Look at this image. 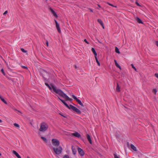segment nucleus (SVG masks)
<instances>
[{
	"instance_id": "obj_19",
	"label": "nucleus",
	"mask_w": 158,
	"mask_h": 158,
	"mask_svg": "<svg viewBox=\"0 0 158 158\" xmlns=\"http://www.w3.org/2000/svg\"><path fill=\"white\" fill-rule=\"evenodd\" d=\"M131 147L132 149L135 151H137L136 147L133 144H131Z\"/></svg>"
},
{
	"instance_id": "obj_32",
	"label": "nucleus",
	"mask_w": 158,
	"mask_h": 158,
	"mask_svg": "<svg viewBox=\"0 0 158 158\" xmlns=\"http://www.w3.org/2000/svg\"><path fill=\"white\" fill-rule=\"evenodd\" d=\"M1 72H2V73H3V74L4 75H5V73L4 72V70L3 69H2L1 70Z\"/></svg>"
},
{
	"instance_id": "obj_44",
	"label": "nucleus",
	"mask_w": 158,
	"mask_h": 158,
	"mask_svg": "<svg viewBox=\"0 0 158 158\" xmlns=\"http://www.w3.org/2000/svg\"><path fill=\"white\" fill-rule=\"evenodd\" d=\"M98 7H99V8H101V6H100L99 4H98Z\"/></svg>"
},
{
	"instance_id": "obj_26",
	"label": "nucleus",
	"mask_w": 158,
	"mask_h": 158,
	"mask_svg": "<svg viewBox=\"0 0 158 158\" xmlns=\"http://www.w3.org/2000/svg\"><path fill=\"white\" fill-rule=\"evenodd\" d=\"M72 150L73 154L74 155H75L76 154V151L75 149L73 148V146L72 147Z\"/></svg>"
},
{
	"instance_id": "obj_9",
	"label": "nucleus",
	"mask_w": 158,
	"mask_h": 158,
	"mask_svg": "<svg viewBox=\"0 0 158 158\" xmlns=\"http://www.w3.org/2000/svg\"><path fill=\"white\" fill-rule=\"evenodd\" d=\"M71 136L77 137L79 138H81V135L77 132H75V133H72Z\"/></svg>"
},
{
	"instance_id": "obj_14",
	"label": "nucleus",
	"mask_w": 158,
	"mask_h": 158,
	"mask_svg": "<svg viewBox=\"0 0 158 158\" xmlns=\"http://www.w3.org/2000/svg\"><path fill=\"white\" fill-rule=\"evenodd\" d=\"M13 153L18 158H21L19 154L15 151H13Z\"/></svg>"
},
{
	"instance_id": "obj_40",
	"label": "nucleus",
	"mask_w": 158,
	"mask_h": 158,
	"mask_svg": "<svg viewBox=\"0 0 158 158\" xmlns=\"http://www.w3.org/2000/svg\"><path fill=\"white\" fill-rule=\"evenodd\" d=\"M136 4H137V5H138V6H140L139 4V3L137 2H136Z\"/></svg>"
},
{
	"instance_id": "obj_37",
	"label": "nucleus",
	"mask_w": 158,
	"mask_h": 158,
	"mask_svg": "<svg viewBox=\"0 0 158 158\" xmlns=\"http://www.w3.org/2000/svg\"><path fill=\"white\" fill-rule=\"evenodd\" d=\"M8 12V11H7V10H6V11L3 13V15H6L7 14Z\"/></svg>"
},
{
	"instance_id": "obj_42",
	"label": "nucleus",
	"mask_w": 158,
	"mask_h": 158,
	"mask_svg": "<svg viewBox=\"0 0 158 158\" xmlns=\"http://www.w3.org/2000/svg\"><path fill=\"white\" fill-rule=\"evenodd\" d=\"M3 61L5 62L6 63V64L8 65V64H7V63H6V61L4 59H3Z\"/></svg>"
},
{
	"instance_id": "obj_11",
	"label": "nucleus",
	"mask_w": 158,
	"mask_h": 158,
	"mask_svg": "<svg viewBox=\"0 0 158 158\" xmlns=\"http://www.w3.org/2000/svg\"><path fill=\"white\" fill-rule=\"evenodd\" d=\"M58 98L67 107L70 109V105L69 106L64 101L61 99L60 98L58 97Z\"/></svg>"
},
{
	"instance_id": "obj_8",
	"label": "nucleus",
	"mask_w": 158,
	"mask_h": 158,
	"mask_svg": "<svg viewBox=\"0 0 158 158\" xmlns=\"http://www.w3.org/2000/svg\"><path fill=\"white\" fill-rule=\"evenodd\" d=\"M77 151L78 153L81 155V156H84L85 152L82 149L79 147H78Z\"/></svg>"
},
{
	"instance_id": "obj_4",
	"label": "nucleus",
	"mask_w": 158,
	"mask_h": 158,
	"mask_svg": "<svg viewBox=\"0 0 158 158\" xmlns=\"http://www.w3.org/2000/svg\"><path fill=\"white\" fill-rule=\"evenodd\" d=\"M52 145L55 147H58L60 144V141L57 139H53L52 140Z\"/></svg>"
},
{
	"instance_id": "obj_25",
	"label": "nucleus",
	"mask_w": 158,
	"mask_h": 158,
	"mask_svg": "<svg viewBox=\"0 0 158 158\" xmlns=\"http://www.w3.org/2000/svg\"><path fill=\"white\" fill-rule=\"evenodd\" d=\"M41 138L43 139V140L44 141V142H45L46 143H47L48 141L46 138H45L44 137H42V136H41Z\"/></svg>"
},
{
	"instance_id": "obj_6",
	"label": "nucleus",
	"mask_w": 158,
	"mask_h": 158,
	"mask_svg": "<svg viewBox=\"0 0 158 158\" xmlns=\"http://www.w3.org/2000/svg\"><path fill=\"white\" fill-rule=\"evenodd\" d=\"M70 109L72 110L77 114H81V112L79 109L72 105H70Z\"/></svg>"
},
{
	"instance_id": "obj_43",
	"label": "nucleus",
	"mask_w": 158,
	"mask_h": 158,
	"mask_svg": "<svg viewBox=\"0 0 158 158\" xmlns=\"http://www.w3.org/2000/svg\"><path fill=\"white\" fill-rule=\"evenodd\" d=\"M46 43L47 46H48V41H47Z\"/></svg>"
},
{
	"instance_id": "obj_20",
	"label": "nucleus",
	"mask_w": 158,
	"mask_h": 158,
	"mask_svg": "<svg viewBox=\"0 0 158 158\" xmlns=\"http://www.w3.org/2000/svg\"><path fill=\"white\" fill-rule=\"evenodd\" d=\"M114 61L115 63V64L116 66L118 67V68H119L120 69H121V67L118 64V63H117V61L116 60H114Z\"/></svg>"
},
{
	"instance_id": "obj_49",
	"label": "nucleus",
	"mask_w": 158,
	"mask_h": 158,
	"mask_svg": "<svg viewBox=\"0 0 158 158\" xmlns=\"http://www.w3.org/2000/svg\"><path fill=\"white\" fill-rule=\"evenodd\" d=\"M97 64H98V63H99V61H98V62H97Z\"/></svg>"
},
{
	"instance_id": "obj_21",
	"label": "nucleus",
	"mask_w": 158,
	"mask_h": 158,
	"mask_svg": "<svg viewBox=\"0 0 158 158\" xmlns=\"http://www.w3.org/2000/svg\"><path fill=\"white\" fill-rule=\"evenodd\" d=\"M87 139L89 141V143L90 144H92V140L90 138V137L89 136V135L88 134L87 135Z\"/></svg>"
},
{
	"instance_id": "obj_41",
	"label": "nucleus",
	"mask_w": 158,
	"mask_h": 158,
	"mask_svg": "<svg viewBox=\"0 0 158 158\" xmlns=\"http://www.w3.org/2000/svg\"><path fill=\"white\" fill-rule=\"evenodd\" d=\"M89 10H90V11H91V12H93V10H92L91 9L89 8Z\"/></svg>"
},
{
	"instance_id": "obj_50",
	"label": "nucleus",
	"mask_w": 158,
	"mask_h": 158,
	"mask_svg": "<svg viewBox=\"0 0 158 158\" xmlns=\"http://www.w3.org/2000/svg\"><path fill=\"white\" fill-rule=\"evenodd\" d=\"M27 158H30V157L29 156H27Z\"/></svg>"
},
{
	"instance_id": "obj_22",
	"label": "nucleus",
	"mask_w": 158,
	"mask_h": 158,
	"mask_svg": "<svg viewBox=\"0 0 158 158\" xmlns=\"http://www.w3.org/2000/svg\"><path fill=\"white\" fill-rule=\"evenodd\" d=\"M14 126L18 129H19L20 128L19 125V124L16 123H14Z\"/></svg>"
},
{
	"instance_id": "obj_47",
	"label": "nucleus",
	"mask_w": 158,
	"mask_h": 158,
	"mask_svg": "<svg viewBox=\"0 0 158 158\" xmlns=\"http://www.w3.org/2000/svg\"><path fill=\"white\" fill-rule=\"evenodd\" d=\"M98 42H99L100 43V44H102V43L99 40H98Z\"/></svg>"
},
{
	"instance_id": "obj_23",
	"label": "nucleus",
	"mask_w": 158,
	"mask_h": 158,
	"mask_svg": "<svg viewBox=\"0 0 158 158\" xmlns=\"http://www.w3.org/2000/svg\"><path fill=\"white\" fill-rule=\"evenodd\" d=\"M115 51L118 54L120 53V52L119 51V49L117 47H115Z\"/></svg>"
},
{
	"instance_id": "obj_3",
	"label": "nucleus",
	"mask_w": 158,
	"mask_h": 158,
	"mask_svg": "<svg viewBox=\"0 0 158 158\" xmlns=\"http://www.w3.org/2000/svg\"><path fill=\"white\" fill-rule=\"evenodd\" d=\"M57 147L56 148L53 147V148L54 151L56 154H60L62 152L63 150L61 146H59Z\"/></svg>"
},
{
	"instance_id": "obj_7",
	"label": "nucleus",
	"mask_w": 158,
	"mask_h": 158,
	"mask_svg": "<svg viewBox=\"0 0 158 158\" xmlns=\"http://www.w3.org/2000/svg\"><path fill=\"white\" fill-rule=\"evenodd\" d=\"M73 98L76 100V101L81 106L83 107L84 105L81 102V101L78 99L73 94L72 95Z\"/></svg>"
},
{
	"instance_id": "obj_51",
	"label": "nucleus",
	"mask_w": 158,
	"mask_h": 158,
	"mask_svg": "<svg viewBox=\"0 0 158 158\" xmlns=\"http://www.w3.org/2000/svg\"><path fill=\"white\" fill-rule=\"evenodd\" d=\"M1 153H0V156H1Z\"/></svg>"
},
{
	"instance_id": "obj_38",
	"label": "nucleus",
	"mask_w": 158,
	"mask_h": 158,
	"mask_svg": "<svg viewBox=\"0 0 158 158\" xmlns=\"http://www.w3.org/2000/svg\"><path fill=\"white\" fill-rule=\"evenodd\" d=\"M155 76L156 77L158 78V73H155Z\"/></svg>"
},
{
	"instance_id": "obj_46",
	"label": "nucleus",
	"mask_w": 158,
	"mask_h": 158,
	"mask_svg": "<svg viewBox=\"0 0 158 158\" xmlns=\"http://www.w3.org/2000/svg\"><path fill=\"white\" fill-rule=\"evenodd\" d=\"M2 120H1V119H0V123H2Z\"/></svg>"
},
{
	"instance_id": "obj_1",
	"label": "nucleus",
	"mask_w": 158,
	"mask_h": 158,
	"mask_svg": "<svg viewBox=\"0 0 158 158\" xmlns=\"http://www.w3.org/2000/svg\"><path fill=\"white\" fill-rule=\"evenodd\" d=\"M45 84L50 90H53L54 92L64 98L66 100L70 101V98L66 94H64L61 90L57 89L55 85L52 84L50 86L47 83H45Z\"/></svg>"
},
{
	"instance_id": "obj_30",
	"label": "nucleus",
	"mask_w": 158,
	"mask_h": 158,
	"mask_svg": "<svg viewBox=\"0 0 158 158\" xmlns=\"http://www.w3.org/2000/svg\"><path fill=\"white\" fill-rule=\"evenodd\" d=\"M21 51L23 52L26 53L27 52V51L25 50V49L24 48H21Z\"/></svg>"
},
{
	"instance_id": "obj_15",
	"label": "nucleus",
	"mask_w": 158,
	"mask_h": 158,
	"mask_svg": "<svg viewBox=\"0 0 158 158\" xmlns=\"http://www.w3.org/2000/svg\"><path fill=\"white\" fill-rule=\"evenodd\" d=\"M136 21L139 23L143 24V23L139 17H136L135 18Z\"/></svg>"
},
{
	"instance_id": "obj_45",
	"label": "nucleus",
	"mask_w": 158,
	"mask_h": 158,
	"mask_svg": "<svg viewBox=\"0 0 158 158\" xmlns=\"http://www.w3.org/2000/svg\"><path fill=\"white\" fill-rule=\"evenodd\" d=\"M98 64L99 66H100V63H98Z\"/></svg>"
},
{
	"instance_id": "obj_35",
	"label": "nucleus",
	"mask_w": 158,
	"mask_h": 158,
	"mask_svg": "<svg viewBox=\"0 0 158 158\" xmlns=\"http://www.w3.org/2000/svg\"><path fill=\"white\" fill-rule=\"evenodd\" d=\"M22 67L23 68H24V69H27V68L26 66H22Z\"/></svg>"
},
{
	"instance_id": "obj_39",
	"label": "nucleus",
	"mask_w": 158,
	"mask_h": 158,
	"mask_svg": "<svg viewBox=\"0 0 158 158\" xmlns=\"http://www.w3.org/2000/svg\"><path fill=\"white\" fill-rule=\"evenodd\" d=\"M156 45L158 47V41H156Z\"/></svg>"
},
{
	"instance_id": "obj_36",
	"label": "nucleus",
	"mask_w": 158,
	"mask_h": 158,
	"mask_svg": "<svg viewBox=\"0 0 158 158\" xmlns=\"http://www.w3.org/2000/svg\"><path fill=\"white\" fill-rule=\"evenodd\" d=\"M95 59L96 62L98 61V60L97 57V56H95Z\"/></svg>"
},
{
	"instance_id": "obj_2",
	"label": "nucleus",
	"mask_w": 158,
	"mask_h": 158,
	"mask_svg": "<svg viewBox=\"0 0 158 158\" xmlns=\"http://www.w3.org/2000/svg\"><path fill=\"white\" fill-rule=\"evenodd\" d=\"M48 127V126L46 123L43 122L40 124L39 131L41 132H45L47 130Z\"/></svg>"
},
{
	"instance_id": "obj_24",
	"label": "nucleus",
	"mask_w": 158,
	"mask_h": 158,
	"mask_svg": "<svg viewBox=\"0 0 158 158\" xmlns=\"http://www.w3.org/2000/svg\"><path fill=\"white\" fill-rule=\"evenodd\" d=\"M0 98L2 100V101L5 104H7V102L1 96H0Z\"/></svg>"
},
{
	"instance_id": "obj_18",
	"label": "nucleus",
	"mask_w": 158,
	"mask_h": 158,
	"mask_svg": "<svg viewBox=\"0 0 158 158\" xmlns=\"http://www.w3.org/2000/svg\"><path fill=\"white\" fill-rule=\"evenodd\" d=\"M91 51H92V52H93V54L95 55V56H97V54L96 53V51L94 48H92Z\"/></svg>"
},
{
	"instance_id": "obj_17",
	"label": "nucleus",
	"mask_w": 158,
	"mask_h": 158,
	"mask_svg": "<svg viewBox=\"0 0 158 158\" xmlns=\"http://www.w3.org/2000/svg\"><path fill=\"white\" fill-rule=\"evenodd\" d=\"M116 91L117 92H120V88L118 83L117 84Z\"/></svg>"
},
{
	"instance_id": "obj_33",
	"label": "nucleus",
	"mask_w": 158,
	"mask_h": 158,
	"mask_svg": "<svg viewBox=\"0 0 158 158\" xmlns=\"http://www.w3.org/2000/svg\"><path fill=\"white\" fill-rule=\"evenodd\" d=\"M63 158H69V156L67 155H65L64 156Z\"/></svg>"
},
{
	"instance_id": "obj_48",
	"label": "nucleus",
	"mask_w": 158,
	"mask_h": 158,
	"mask_svg": "<svg viewBox=\"0 0 158 158\" xmlns=\"http://www.w3.org/2000/svg\"><path fill=\"white\" fill-rule=\"evenodd\" d=\"M60 114V115H61V116H63V117H65V116H64L62 114Z\"/></svg>"
},
{
	"instance_id": "obj_29",
	"label": "nucleus",
	"mask_w": 158,
	"mask_h": 158,
	"mask_svg": "<svg viewBox=\"0 0 158 158\" xmlns=\"http://www.w3.org/2000/svg\"><path fill=\"white\" fill-rule=\"evenodd\" d=\"M153 92L155 94H156V93H157V89H154L153 90Z\"/></svg>"
},
{
	"instance_id": "obj_34",
	"label": "nucleus",
	"mask_w": 158,
	"mask_h": 158,
	"mask_svg": "<svg viewBox=\"0 0 158 158\" xmlns=\"http://www.w3.org/2000/svg\"><path fill=\"white\" fill-rule=\"evenodd\" d=\"M84 41L85 42H86V43H87L88 44H89V43L87 41V40H86V39H85L84 40Z\"/></svg>"
},
{
	"instance_id": "obj_5",
	"label": "nucleus",
	"mask_w": 158,
	"mask_h": 158,
	"mask_svg": "<svg viewBox=\"0 0 158 158\" xmlns=\"http://www.w3.org/2000/svg\"><path fill=\"white\" fill-rule=\"evenodd\" d=\"M70 109L72 110L77 114H81V112L79 109L72 105H70Z\"/></svg>"
},
{
	"instance_id": "obj_12",
	"label": "nucleus",
	"mask_w": 158,
	"mask_h": 158,
	"mask_svg": "<svg viewBox=\"0 0 158 158\" xmlns=\"http://www.w3.org/2000/svg\"><path fill=\"white\" fill-rule=\"evenodd\" d=\"M58 98L67 107L70 109V105L69 106L64 101L61 99L60 98L58 97Z\"/></svg>"
},
{
	"instance_id": "obj_10",
	"label": "nucleus",
	"mask_w": 158,
	"mask_h": 158,
	"mask_svg": "<svg viewBox=\"0 0 158 158\" xmlns=\"http://www.w3.org/2000/svg\"><path fill=\"white\" fill-rule=\"evenodd\" d=\"M55 22L56 29H57L58 32L60 33H61V31L60 28L59 24L58 23L56 20H55Z\"/></svg>"
},
{
	"instance_id": "obj_31",
	"label": "nucleus",
	"mask_w": 158,
	"mask_h": 158,
	"mask_svg": "<svg viewBox=\"0 0 158 158\" xmlns=\"http://www.w3.org/2000/svg\"><path fill=\"white\" fill-rule=\"evenodd\" d=\"M131 66H132V68L133 69H134L135 71H137L136 69V68L134 67V65L133 64H131Z\"/></svg>"
},
{
	"instance_id": "obj_16",
	"label": "nucleus",
	"mask_w": 158,
	"mask_h": 158,
	"mask_svg": "<svg viewBox=\"0 0 158 158\" xmlns=\"http://www.w3.org/2000/svg\"><path fill=\"white\" fill-rule=\"evenodd\" d=\"M98 21L100 23V24L102 26L103 28V29L104 28V24L102 21L100 19H98Z\"/></svg>"
},
{
	"instance_id": "obj_27",
	"label": "nucleus",
	"mask_w": 158,
	"mask_h": 158,
	"mask_svg": "<svg viewBox=\"0 0 158 158\" xmlns=\"http://www.w3.org/2000/svg\"><path fill=\"white\" fill-rule=\"evenodd\" d=\"M107 3L108 5H110V6H113V7H115V8H117V6H114L113 5H112V4H111L109 3V2H107Z\"/></svg>"
},
{
	"instance_id": "obj_28",
	"label": "nucleus",
	"mask_w": 158,
	"mask_h": 158,
	"mask_svg": "<svg viewBox=\"0 0 158 158\" xmlns=\"http://www.w3.org/2000/svg\"><path fill=\"white\" fill-rule=\"evenodd\" d=\"M114 158H120L117 155L116 153H114Z\"/></svg>"
},
{
	"instance_id": "obj_13",
	"label": "nucleus",
	"mask_w": 158,
	"mask_h": 158,
	"mask_svg": "<svg viewBox=\"0 0 158 158\" xmlns=\"http://www.w3.org/2000/svg\"><path fill=\"white\" fill-rule=\"evenodd\" d=\"M50 10L52 13V15H53V16L55 17L56 18L58 17V16L56 14V12L53 10V9L52 8H50Z\"/></svg>"
}]
</instances>
